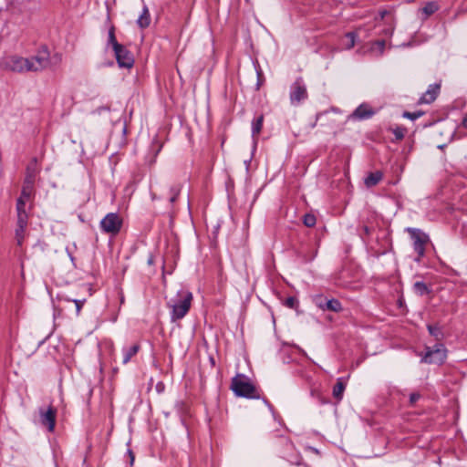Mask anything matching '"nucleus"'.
I'll return each mask as SVG.
<instances>
[{"mask_svg": "<svg viewBox=\"0 0 467 467\" xmlns=\"http://www.w3.org/2000/svg\"><path fill=\"white\" fill-rule=\"evenodd\" d=\"M192 299V293L188 289L182 288L169 300L167 306L171 309V322L181 320L188 314Z\"/></svg>", "mask_w": 467, "mask_h": 467, "instance_id": "f03ea898", "label": "nucleus"}, {"mask_svg": "<svg viewBox=\"0 0 467 467\" xmlns=\"http://www.w3.org/2000/svg\"><path fill=\"white\" fill-rule=\"evenodd\" d=\"M26 225L17 224L16 229V240L18 246H21L23 244L25 235H26Z\"/></svg>", "mask_w": 467, "mask_h": 467, "instance_id": "5701e85b", "label": "nucleus"}, {"mask_svg": "<svg viewBox=\"0 0 467 467\" xmlns=\"http://www.w3.org/2000/svg\"><path fill=\"white\" fill-rule=\"evenodd\" d=\"M251 161H252V157H251L250 159L245 160V161H244L246 171H248V170H249V166H250Z\"/></svg>", "mask_w": 467, "mask_h": 467, "instance_id": "a19ab883", "label": "nucleus"}, {"mask_svg": "<svg viewBox=\"0 0 467 467\" xmlns=\"http://www.w3.org/2000/svg\"><path fill=\"white\" fill-rule=\"evenodd\" d=\"M49 64V54L45 48L31 57H23L17 55L6 57L3 61L5 69L16 73L39 71Z\"/></svg>", "mask_w": 467, "mask_h": 467, "instance_id": "f257e3e1", "label": "nucleus"}, {"mask_svg": "<svg viewBox=\"0 0 467 467\" xmlns=\"http://www.w3.org/2000/svg\"><path fill=\"white\" fill-rule=\"evenodd\" d=\"M440 92V85L439 84H431L429 86L426 92L420 98L419 103L420 104H430L433 102L438 94Z\"/></svg>", "mask_w": 467, "mask_h": 467, "instance_id": "9b49d317", "label": "nucleus"}, {"mask_svg": "<svg viewBox=\"0 0 467 467\" xmlns=\"http://www.w3.org/2000/svg\"><path fill=\"white\" fill-rule=\"evenodd\" d=\"M394 32V26L392 24H389L387 27H385L382 30V35L385 36H391Z\"/></svg>", "mask_w": 467, "mask_h": 467, "instance_id": "f704fd0d", "label": "nucleus"}, {"mask_svg": "<svg viewBox=\"0 0 467 467\" xmlns=\"http://www.w3.org/2000/svg\"><path fill=\"white\" fill-rule=\"evenodd\" d=\"M113 51L119 67H132L134 64L133 56L124 46L116 44V47L113 49Z\"/></svg>", "mask_w": 467, "mask_h": 467, "instance_id": "6e6552de", "label": "nucleus"}, {"mask_svg": "<svg viewBox=\"0 0 467 467\" xmlns=\"http://www.w3.org/2000/svg\"><path fill=\"white\" fill-rule=\"evenodd\" d=\"M303 223L307 227H313L317 223V219L315 215L306 213L304 215Z\"/></svg>", "mask_w": 467, "mask_h": 467, "instance_id": "7c9ffc66", "label": "nucleus"}, {"mask_svg": "<svg viewBox=\"0 0 467 467\" xmlns=\"http://www.w3.org/2000/svg\"><path fill=\"white\" fill-rule=\"evenodd\" d=\"M181 185L180 184H174L170 188V202L172 204L176 202L180 192H181Z\"/></svg>", "mask_w": 467, "mask_h": 467, "instance_id": "cd10ccee", "label": "nucleus"}, {"mask_svg": "<svg viewBox=\"0 0 467 467\" xmlns=\"http://www.w3.org/2000/svg\"><path fill=\"white\" fill-rule=\"evenodd\" d=\"M66 309H67V307H66V306H64L63 308H61V307H60V308H59V311H60V313H61L63 310H66Z\"/></svg>", "mask_w": 467, "mask_h": 467, "instance_id": "a18cd8bd", "label": "nucleus"}, {"mask_svg": "<svg viewBox=\"0 0 467 467\" xmlns=\"http://www.w3.org/2000/svg\"><path fill=\"white\" fill-rule=\"evenodd\" d=\"M116 44H119L114 32V27H111L109 30V36H108V45H110L112 47V49L116 47Z\"/></svg>", "mask_w": 467, "mask_h": 467, "instance_id": "473e14b6", "label": "nucleus"}, {"mask_svg": "<svg viewBox=\"0 0 467 467\" xmlns=\"http://www.w3.org/2000/svg\"><path fill=\"white\" fill-rule=\"evenodd\" d=\"M440 6L437 2H428L421 9L420 11L422 14H424V18L426 19L428 16H431L435 12L439 10Z\"/></svg>", "mask_w": 467, "mask_h": 467, "instance_id": "412c9836", "label": "nucleus"}, {"mask_svg": "<svg viewBox=\"0 0 467 467\" xmlns=\"http://www.w3.org/2000/svg\"><path fill=\"white\" fill-rule=\"evenodd\" d=\"M447 358V349L441 343H437L433 348H426V353L421 358L424 363L442 364Z\"/></svg>", "mask_w": 467, "mask_h": 467, "instance_id": "423d86ee", "label": "nucleus"}, {"mask_svg": "<svg viewBox=\"0 0 467 467\" xmlns=\"http://www.w3.org/2000/svg\"><path fill=\"white\" fill-rule=\"evenodd\" d=\"M66 250H67V253L71 262L74 264V257L72 255V252L70 251V249L68 247H67Z\"/></svg>", "mask_w": 467, "mask_h": 467, "instance_id": "79ce46f5", "label": "nucleus"}, {"mask_svg": "<svg viewBox=\"0 0 467 467\" xmlns=\"http://www.w3.org/2000/svg\"><path fill=\"white\" fill-rule=\"evenodd\" d=\"M326 307L328 310L334 311V312H339L342 310V305L337 299H329L326 303Z\"/></svg>", "mask_w": 467, "mask_h": 467, "instance_id": "a878e982", "label": "nucleus"}, {"mask_svg": "<svg viewBox=\"0 0 467 467\" xmlns=\"http://www.w3.org/2000/svg\"><path fill=\"white\" fill-rule=\"evenodd\" d=\"M414 46V41L411 40V41H409L408 43H402L401 45L400 46H397L398 47H413Z\"/></svg>", "mask_w": 467, "mask_h": 467, "instance_id": "58836bf2", "label": "nucleus"}, {"mask_svg": "<svg viewBox=\"0 0 467 467\" xmlns=\"http://www.w3.org/2000/svg\"><path fill=\"white\" fill-rule=\"evenodd\" d=\"M298 305V301L296 297L294 296H289L285 299V306L289 307V308H296Z\"/></svg>", "mask_w": 467, "mask_h": 467, "instance_id": "72a5a7b5", "label": "nucleus"}, {"mask_svg": "<svg viewBox=\"0 0 467 467\" xmlns=\"http://www.w3.org/2000/svg\"><path fill=\"white\" fill-rule=\"evenodd\" d=\"M308 98L306 85L302 78H297L290 86L289 100L292 106H299Z\"/></svg>", "mask_w": 467, "mask_h": 467, "instance_id": "39448f33", "label": "nucleus"}, {"mask_svg": "<svg viewBox=\"0 0 467 467\" xmlns=\"http://www.w3.org/2000/svg\"><path fill=\"white\" fill-rule=\"evenodd\" d=\"M57 410H46L41 416L42 424L47 426L49 431H53L56 425Z\"/></svg>", "mask_w": 467, "mask_h": 467, "instance_id": "ddd939ff", "label": "nucleus"}, {"mask_svg": "<svg viewBox=\"0 0 467 467\" xmlns=\"http://www.w3.org/2000/svg\"><path fill=\"white\" fill-rule=\"evenodd\" d=\"M150 23V12L146 5H144L140 16L137 20V24L140 28H146Z\"/></svg>", "mask_w": 467, "mask_h": 467, "instance_id": "a211bd4d", "label": "nucleus"}, {"mask_svg": "<svg viewBox=\"0 0 467 467\" xmlns=\"http://www.w3.org/2000/svg\"><path fill=\"white\" fill-rule=\"evenodd\" d=\"M130 454L132 455V451H130ZM131 461H133V456H131Z\"/></svg>", "mask_w": 467, "mask_h": 467, "instance_id": "603ef678", "label": "nucleus"}, {"mask_svg": "<svg viewBox=\"0 0 467 467\" xmlns=\"http://www.w3.org/2000/svg\"><path fill=\"white\" fill-rule=\"evenodd\" d=\"M315 255H316V254L312 255V256H311L310 258H308L307 260H308V261L313 260V259H314V257H315Z\"/></svg>", "mask_w": 467, "mask_h": 467, "instance_id": "49530a36", "label": "nucleus"}, {"mask_svg": "<svg viewBox=\"0 0 467 467\" xmlns=\"http://www.w3.org/2000/svg\"><path fill=\"white\" fill-rule=\"evenodd\" d=\"M33 196L26 195V193L21 192L20 196L16 201V206L30 208V203L32 202Z\"/></svg>", "mask_w": 467, "mask_h": 467, "instance_id": "4be33fe9", "label": "nucleus"}, {"mask_svg": "<svg viewBox=\"0 0 467 467\" xmlns=\"http://www.w3.org/2000/svg\"><path fill=\"white\" fill-rule=\"evenodd\" d=\"M385 40H377V41H374L372 44H371V47H370V50L372 52L378 50L379 51V55H382L383 52H384V48H385Z\"/></svg>", "mask_w": 467, "mask_h": 467, "instance_id": "c85d7f7f", "label": "nucleus"}, {"mask_svg": "<svg viewBox=\"0 0 467 467\" xmlns=\"http://www.w3.org/2000/svg\"><path fill=\"white\" fill-rule=\"evenodd\" d=\"M346 385H347V379H345V378L337 379V383L333 387V391H332L333 397L337 400H341V399L343 397V393L346 389Z\"/></svg>", "mask_w": 467, "mask_h": 467, "instance_id": "2eb2a0df", "label": "nucleus"}, {"mask_svg": "<svg viewBox=\"0 0 467 467\" xmlns=\"http://www.w3.org/2000/svg\"><path fill=\"white\" fill-rule=\"evenodd\" d=\"M264 123V116L259 115L252 121V138H253V148H252V155L256 150L257 147V136L262 130Z\"/></svg>", "mask_w": 467, "mask_h": 467, "instance_id": "f8f14e48", "label": "nucleus"}, {"mask_svg": "<svg viewBox=\"0 0 467 467\" xmlns=\"http://www.w3.org/2000/svg\"><path fill=\"white\" fill-rule=\"evenodd\" d=\"M376 111L367 103L360 104L349 116V119L363 120L374 116Z\"/></svg>", "mask_w": 467, "mask_h": 467, "instance_id": "1a4fd4ad", "label": "nucleus"}, {"mask_svg": "<svg viewBox=\"0 0 467 467\" xmlns=\"http://www.w3.org/2000/svg\"><path fill=\"white\" fill-rule=\"evenodd\" d=\"M37 174L36 163L32 162L26 167V172L24 182L29 181L31 183H35Z\"/></svg>", "mask_w": 467, "mask_h": 467, "instance_id": "aec40b11", "label": "nucleus"}, {"mask_svg": "<svg viewBox=\"0 0 467 467\" xmlns=\"http://www.w3.org/2000/svg\"><path fill=\"white\" fill-rule=\"evenodd\" d=\"M151 198H152V200H155V198H156L155 194H152Z\"/></svg>", "mask_w": 467, "mask_h": 467, "instance_id": "3c124183", "label": "nucleus"}, {"mask_svg": "<svg viewBox=\"0 0 467 467\" xmlns=\"http://www.w3.org/2000/svg\"><path fill=\"white\" fill-rule=\"evenodd\" d=\"M161 149L162 144L159 141L157 138H155L149 148V153L145 157V162L149 166H151L156 162V159L159 153L161 152Z\"/></svg>", "mask_w": 467, "mask_h": 467, "instance_id": "9d476101", "label": "nucleus"}, {"mask_svg": "<svg viewBox=\"0 0 467 467\" xmlns=\"http://www.w3.org/2000/svg\"><path fill=\"white\" fill-rule=\"evenodd\" d=\"M43 343H44V340L39 341V342H38V346H40V345H41V344H43Z\"/></svg>", "mask_w": 467, "mask_h": 467, "instance_id": "8fccbe9b", "label": "nucleus"}, {"mask_svg": "<svg viewBox=\"0 0 467 467\" xmlns=\"http://www.w3.org/2000/svg\"><path fill=\"white\" fill-rule=\"evenodd\" d=\"M414 291L416 294L420 296H423L427 293H429V288L427 285L424 282L418 281L413 285Z\"/></svg>", "mask_w": 467, "mask_h": 467, "instance_id": "bb28decb", "label": "nucleus"}, {"mask_svg": "<svg viewBox=\"0 0 467 467\" xmlns=\"http://www.w3.org/2000/svg\"><path fill=\"white\" fill-rule=\"evenodd\" d=\"M148 263H149L150 265H151V264H152V259H151V258H150V259H149V261H148Z\"/></svg>", "mask_w": 467, "mask_h": 467, "instance_id": "09e8293b", "label": "nucleus"}, {"mask_svg": "<svg viewBox=\"0 0 467 467\" xmlns=\"http://www.w3.org/2000/svg\"><path fill=\"white\" fill-rule=\"evenodd\" d=\"M140 347L139 344H133L130 347H123L122 348V354H123V360L122 364L126 365L128 364L130 359L137 355L139 352Z\"/></svg>", "mask_w": 467, "mask_h": 467, "instance_id": "4468645a", "label": "nucleus"}, {"mask_svg": "<svg viewBox=\"0 0 467 467\" xmlns=\"http://www.w3.org/2000/svg\"><path fill=\"white\" fill-rule=\"evenodd\" d=\"M30 208L16 206L17 224L27 226Z\"/></svg>", "mask_w": 467, "mask_h": 467, "instance_id": "f3484780", "label": "nucleus"}, {"mask_svg": "<svg viewBox=\"0 0 467 467\" xmlns=\"http://www.w3.org/2000/svg\"><path fill=\"white\" fill-rule=\"evenodd\" d=\"M407 231L410 234L413 249L417 254L415 261L420 263L421 258L425 255V246L429 242V236L420 229L408 228Z\"/></svg>", "mask_w": 467, "mask_h": 467, "instance_id": "20e7f679", "label": "nucleus"}, {"mask_svg": "<svg viewBox=\"0 0 467 467\" xmlns=\"http://www.w3.org/2000/svg\"><path fill=\"white\" fill-rule=\"evenodd\" d=\"M263 403L265 405V406H270L265 400H263Z\"/></svg>", "mask_w": 467, "mask_h": 467, "instance_id": "de8ad7c7", "label": "nucleus"}, {"mask_svg": "<svg viewBox=\"0 0 467 467\" xmlns=\"http://www.w3.org/2000/svg\"><path fill=\"white\" fill-rule=\"evenodd\" d=\"M461 126L467 129V113L463 115Z\"/></svg>", "mask_w": 467, "mask_h": 467, "instance_id": "ea45409f", "label": "nucleus"}, {"mask_svg": "<svg viewBox=\"0 0 467 467\" xmlns=\"http://www.w3.org/2000/svg\"><path fill=\"white\" fill-rule=\"evenodd\" d=\"M156 389H157V390H158L159 392H160V391H161V389H163V385H162V383H158V384L156 385Z\"/></svg>", "mask_w": 467, "mask_h": 467, "instance_id": "37998d69", "label": "nucleus"}, {"mask_svg": "<svg viewBox=\"0 0 467 467\" xmlns=\"http://www.w3.org/2000/svg\"><path fill=\"white\" fill-rule=\"evenodd\" d=\"M422 115H423V112L420 111V110L414 111V112L405 111V112H403L402 117L406 118V119H409L410 120H416L420 117H421Z\"/></svg>", "mask_w": 467, "mask_h": 467, "instance_id": "2f4dec72", "label": "nucleus"}, {"mask_svg": "<svg viewBox=\"0 0 467 467\" xmlns=\"http://www.w3.org/2000/svg\"><path fill=\"white\" fill-rule=\"evenodd\" d=\"M61 301H64L67 304H71L73 303V307H74V315L75 317H78L80 311H81V308L82 306H84L85 302H86V299H72V298H69L67 296H60V302Z\"/></svg>", "mask_w": 467, "mask_h": 467, "instance_id": "dca6fc26", "label": "nucleus"}, {"mask_svg": "<svg viewBox=\"0 0 467 467\" xmlns=\"http://www.w3.org/2000/svg\"><path fill=\"white\" fill-rule=\"evenodd\" d=\"M231 389L238 397L257 399L258 393L254 385L244 375H237L232 379Z\"/></svg>", "mask_w": 467, "mask_h": 467, "instance_id": "7ed1b4c3", "label": "nucleus"}, {"mask_svg": "<svg viewBox=\"0 0 467 467\" xmlns=\"http://www.w3.org/2000/svg\"><path fill=\"white\" fill-rule=\"evenodd\" d=\"M420 398V395L419 393H411L410 396V404L413 406Z\"/></svg>", "mask_w": 467, "mask_h": 467, "instance_id": "4c0bfd02", "label": "nucleus"}, {"mask_svg": "<svg viewBox=\"0 0 467 467\" xmlns=\"http://www.w3.org/2000/svg\"><path fill=\"white\" fill-rule=\"evenodd\" d=\"M57 353L58 350L56 346L52 347V348L48 350V355L51 357L53 360H57Z\"/></svg>", "mask_w": 467, "mask_h": 467, "instance_id": "e433bc0d", "label": "nucleus"}, {"mask_svg": "<svg viewBox=\"0 0 467 467\" xmlns=\"http://www.w3.org/2000/svg\"><path fill=\"white\" fill-rule=\"evenodd\" d=\"M429 333L437 340H440L443 337V333L441 327L437 325H428L427 326Z\"/></svg>", "mask_w": 467, "mask_h": 467, "instance_id": "393cba45", "label": "nucleus"}, {"mask_svg": "<svg viewBox=\"0 0 467 467\" xmlns=\"http://www.w3.org/2000/svg\"><path fill=\"white\" fill-rule=\"evenodd\" d=\"M383 174L380 171L370 172L365 179V184L368 187L377 185L382 179Z\"/></svg>", "mask_w": 467, "mask_h": 467, "instance_id": "6ab92c4d", "label": "nucleus"}, {"mask_svg": "<svg viewBox=\"0 0 467 467\" xmlns=\"http://www.w3.org/2000/svg\"><path fill=\"white\" fill-rule=\"evenodd\" d=\"M357 34L355 32H348L345 36V42L343 43L346 49H350L355 46Z\"/></svg>", "mask_w": 467, "mask_h": 467, "instance_id": "b1692460", "label": "nucleus"}, {"mask_svg": "<svg viewBox=\"0 0 467 467\" xmlns=\"http://www.w3.org/2000/svg\"><path fill=\"white\" fill-rule=\"evenodd\" d=\"M102 232L112 235L117 234L122 226V220L116 213H108L99 223Z\"/></svg>", "mask_w": 467, "mask_h": 467, "instance_id": "0eeeda50", "label": "nucleus"}, {"mask_svg": "<svg viewBox=\"0 0 467 467\" xmlns=\"http://www.w3.org/2000/svg\"><path fill=\"white\" fill-rule=\"evenodd\" d=\"M370 233L371 229L368 226L364 225L360 233V237L365 241V238L368 237L370 234Z\"/></svg>", "mask_w": 467, "mask_h": 467, "instance_id": "c9c22d12", "label": "nucleus"}, {"mask_svg": "<svg viewBox=\"0 0 467 467\" xmlns=\"http://www.w3.org/2000/svg\"><path fill=\"white\" fill-rule=\"evenodd\" d=\"M34 185L35 183H31L29 181L24 182L21 192L26 193V195H34Z\"/></svg>", "mask_w": 467, "mask_h": 467, "instance_id": "c756f323", "label": "nucleus"}, {"mask_svg": "<svg viewBox=\"0 0 467 467\" xmlns=\"http://www.w3.org/2000/svg\"><path fill=\"white\" fill-rule=\"evenodd\" d=\"M385 14H387V12H386V11H383V12L381 13V18H383V17H384Z\"/></svg>", "mask_w": 467, "mask_h": 467, "instance_id": "c03bdc74", "label": "nucleus"}]
</instances>
